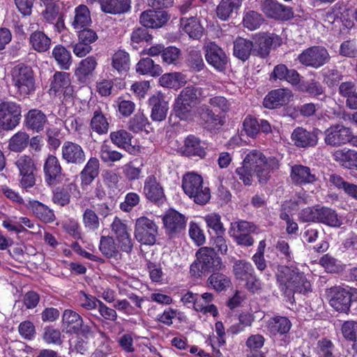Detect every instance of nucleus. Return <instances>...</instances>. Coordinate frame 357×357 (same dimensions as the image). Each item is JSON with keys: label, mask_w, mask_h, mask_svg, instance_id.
Returning <instances> with one entry per match:
<instances>
[{"label": "nucleus", "mask_w": 357, "mask_h": 357, "mask_svg": "<svg viewBox=\"0 0 357 357\" xmlns=\"http://www.w3.org/2000/svg\"><path fill=\"white\" fill-rule=\"evenodd\" d=\"M43 170L45 176L48 178H56L57 177L64 176L59 160L53 155H49L46 158Z\"/></svg>", "instance_id": "obj_40"}, {"label": "nucleus", "mask_w": 357, "mask_h": 357, "mask_svg": "<svg viewBox=\"0 0 357 357\" xmlns=\"http://www.w3.org/2000/svg\"><path fill=\"white\" fill-rule=\"evenodd\" d=\"M277 280L280 290L291 303L294 301V294H306L311 291V284L305 274L295 266H279Z\"/></svg>", "instance_id": "obj_2"}, {"label": "nucleus", "mask_w": 357, "mask_h": 357, "mask_svg": "<svg viewBox=\"0 0 357 357\" xmlns=\"http://www.w3.org/2000/svg\"><path fill=\"white\" fill-rule=\"evenodd\" d=\"M241 3V0H222L216 9L218 17L222 20H227L237 13Z\"/></svg>", "instance_id": "obj_34"}, {"label": "nucleus", "mask_w": 357, "mask_h": 357, "mask_svg": "<svg viewBox=\"0 0 357 357\" xmlns=\"http://www.w3.org/2000/svg\"><path fill=\"white\" fill-rule=\"evenodd\" d=\"M29 43L36 52H47L51 46L52 40L42 31H35L30 35Z\"/></svg>", "instance_id": "obj_30"}, {"label": "nucleus", "mask_w": 357, "mask_h": 357, "mask_svg": "<svg viewBox=\"0 0 357 357\" xmlns=\"http://www.w3.org/2000/svg\"><path fill=\"white\" fill-rule=\"evenodd\" d=\"M318 132L319 130L317 129L309 131L303 127H297L293 130L291 139L297 147H313L318 143Z\"/></svg>", "instance_id": "obj_15"}, {"label": "nucleus", "mask_w": 357, "mask_h": 357, "mask_svg": "<svg viewBox=\"0 0 357 357\" xmlns=\"http://www.w3.org/2000/svg\"><path fill=\"white\" fill-rule=\"evenodd\" d=\"M278 168L279 162L275 158H266L261 151L252 150L243 159L242 166L236 168V173L243 178H262Z\"/></svg>", "instance_id": "obj_1"}, {"label": "nucleus", "mask_w": 357, "mask_h": 357, "mask_svg": "<svg viewBox=\"0 0 357 357\" xmlns=\"http://www.w3.org/2000/svg\"><path fill=\"white\" fill-rule=\"evenodd\" d=\"M169 17L165 10H146L143 12L139 18L141 24L146 28H159L169 20Z\"/></svg>", "instance_id": "obj_19"}, {"label": "nucleus", "mask_w": 357, "mask_h": 357, "mask_svg": "<svg viewBox=\"0 0 357 357\" xmlns=\"http://www.w3.org/2000/svg\"><path fill=\"white\" fill-rule=\"evenodd\" d=\"M343 337L349 341L357 340V322L355 321H344L341 328Z\"/></svg>", "instance_id": "obj_60"}, {"label": "nucleus", "mask_w": 357, "mask_h": 357, "mask_svg": "<svg viewBox=\"0 0 357 357\" xmlns=\"http://www.w3.org/2000/svg\"><path fill=\"white\" fill-rule=\"evenodd\" d=\"M60 8L56 3L45 5V9L42 12L44 20L50 24L54 23L61 15Z\"/></svg>", "instance_id": "obj_63"}, {"label": "nucleus", "mask_w": 357, "mask_h": 357, "mask_svg": "<svg viewBox=\"0 0 357 357\" xmlns=\"http://www.w3.org/2000/svg\"><path fill=\"white\" fill-rule=\"evenodd\" d=\"M291 178H315L318 176L314 169L301 165H295L291 169Z\"/></svg>", "instance_id": "obj_55"}, {"label": "nucleus", "mask_w": 357, "mask_h": 357, "mask_svg": "<svg viewBox=\"0 0 357 357\" xmlns=\"http://www.w3.org/2000/svg\"><path fill=\"white\" fill-rule=\"evenodd\" d=\"M112 142L119 148L123 149L129 153L135 151L132 144V135L126 130L112 132L109 135Z\"/></svg>", "instance_id": "obj_27"}, {"label": "nucleus", "mask_w": 357, "mask_h": 357, "mask_svg": "<svg viewBox=\"0 0 357 357\" xmlns=\"http://www.w3.org/2000/svg\"><path fill=\"white\" fill-rule=\"evenodd\" d=\"M319 206L307 207L301 210L298 214L299 220L303 222H317Z\"/></svg>", "instance_id": "obj_64"}, {"label": "nucleus", "mask_w": 357, "mask_h": 357, "mask_svg": "<svg viewBox=\"0 0 357 357\" xmlns=\"http://www.w3.org/2000/svg\"><path fill=\"white\" fill-rule=\"evenodd\" d=\"M333 158L342 167L357 170V151L352 149H339L333 153Z\"/></svg>", "instance_id": "obj_26"}, {"label": "nucleus", "mask_w": 357, "mask_h": 357, "mask_svg": "<svg viewBox=\"0 0 357 357\" xmlns=\"http://www.w3.org/2000/svg\"><path fill=\"white\" fill-rule=\"evenodd\" d=\"M324 133L325 143L331 146L336 147L348 143L350 128L342 125L336 124L327 128Z\"/></svg>", "instance_id": "obj_13"}, {"label": "nucleus", "mask_w": 357, "mask_h": 357, "mask_svg": "<svg viewBox=\"0 0 357 357\" xmlns=\"http://www.w3.org/2000/svg\"><path fill=\"white\" fill-rule=\"evenodd\" d=\"M291 328V322L287 317L283 316H274L268 323V328L273 335H285L289 333Z\"/></svg>", "instance_id": "obj_29"}, {"label": "nucleus", "mask_w": 357, "mask_h": 357, "mask_svg": "<svg viewBox=\"0 0 357 357\" xmlns=\"http://www.w3.org/2000/svg\"><path fill=\"white\" fill-rule=\"evenodd\" d=\"M96 337L95 344L97 348L94 352L95 357H105L112 351L109 340L106 334L102 331H98Z\"/></svg>", "instance_id": "obj_48"}, {"label": "nucleus", "mask_w": 357, "mask_h": 357, "mask_svg": "<svg viewBox=\"0 0 357 357\" xmlns=\"http://www.w3.org/2000/svg\"><path fill=\"white\" fill-rule=\"evenodd\" d=\"M331 59L329 53L323 46H312L303 50L298 56V61L305 66L319 68Z\"/></svg>", "instance_id": "obj_9"}, {"label": "nucleus", "mask_w": 357, "mask_h": 357, "mask_svg": "<svg viewBox=\"0 0 357 357\" xmlns=\"http://www.w3.org/2000/svg\"><path fill=\"white\" fill-rule=\"evenodd\" d=\"M98 3L103 13L116 15L128 12L131 0H98Z\"/></svg>", "instance_id": "obj_25"}, {"label": "nucleus", "mask_w": 357, "mask_h": 357, "mask_svg": "<svg viewBox=\"0 0 357 357\" xmlns=\"http://www.w3.org/2000/svg\"><path fill=\"white\" fill-rule=\"evenodd\" d=\"M99 160L96 158H91L81 174L84 178H96L99 174Z\"/></svg>", "instance_id": "obj_59"}, {"label": "nucleus", "mask_w": 357, "mask_h": 357, "mask_svg": "<svg viewBox=\"0 0 357 357\" xmlns=\"http://www.w3.org/2000/svg\"><path fill=\"white\" fill-rule=\"evenodd\" d=\"M330 305L338 312H347L351 306L350 296L347 289L335 287L331 289Z\"/></svg>", "instance_id": "obj_20"}, {"label": "nucleus", "mask_w": 357, "mask_h": 357, "mask_svg": "<svg viewBox=\"0 0 357 357\" xmlns=\"http://www.w3.org/2000/svg\"><path fill=\"white\" fill-rule=\"evenodd\" d=\"M99 250L107 257H115L118 250L114 240L111 236H101L99 245Z\"/></svg>", "instance_id": "obj_52"}, {"label": "nucleus", "mask_w": 357, "mask_h": 357, "mask_svg": "<svg viewBox=\"0 0 357 357\" xmlns=\"http://www.w3.org/2000/svg\"><path fill=\"white\" fill-rule=\"evenodd\" d=\"M275 247L277 252H278V255H280L281 259L286 262H290L293 260V253L290 249L289 243L286 241H278Z\"/></svg>", "instance_id": "obj_62"}, {"label": "nucleus", "mask_w": 357, "mask_h": 357, "mask_svg": "<svg viewBox=\"0 0 357 357\" xmlns=\"http://www.w3.org/2000/svg\"><path fill=\"white\" fill-rule=\"evenodd\" d=\"M159 83L166 88H176L186 83V76L178 72L166 73L160 77Z\"/></svg>", "instance_id": "obj_46"}, {"label": "nucleus", "mask_w": 357, "mask_h": 357, "mask_svg": "<svg viewBox=\"0 0 357 357\" xmlns=\"http://www.w3.org/2000/svg\"><path fill=\"white\" fill-rule=\"evenodd\" d=\"M263 12L269 17L288 20L293 17L290 7L284 6L274 0H265L261 4Z\"/></svg>", "instance_id": "obj_16"}, {"label": "nucleus", "mask_w": 357, "mask_h": 357, "mask_svg": "<svg viewBox=\"0 0 357 357\" xmlns=\"http://www.w3.org/2000/svg\"><path fill=\"white\" fill-rule=\"evenodd\" d=\"M333 343L327 338H322L317 343V354L319 357H335Z\"/></svg>", "instance_id": "obj_58"}, {"label": "nucleus", "mask_w": 357, "mask_h": 357, "mask_svg": "<svg viewBox=\"0 0 357 357\" xmlns=\"http://www.w3.org/2000/svg\"><path fill=\"white\" fill-rule=\"evenodd\" d=\"M109 123L101 109L98 107L93 110L90 122L91 129L98 135L106 134L109 130Z\"/></svg>", "instance_id": "obj_36"}, {"label": "nucleus", "mask_w": 357, "mask_h": 357, "mask_svg": "<svg viewBox=\"0 0 357 357\" xmlns=\"http://www.w3.org/2000/svg\"><path fill=\"white\" fill-rule=\"evenodd\" d=\"M62 158L68 163L82 164L85 160V153L82 146L72 142H65L61 147Z\"/></svg>", "instance_id": "obj_21"}, {"label": "nucleus", "mask_w": 357, "mask_h": 357, "mask_svg": "<svg viewBox=\"0 0 357 357\" xmlns=\"http://www.w3.org/2000/svg\"><path fill=\"white\" fill-rule=\"evenodd\" d=\"M181 26L182 30L192 38L198 39L202 36L203 27L194 16L182 17L181 19Z\"/></svg>", "instance_id": "obj_31"}, {"label": "nucleus", "mask_w": 357, "mask_h": 357, "mask_svg": "<svg viewBox=\"0 0 357 357\" xmlns=\"http://www.w3.org/2000/svg\"><path fill=\"white\" fill-rule=\"evenodd\" d=\"M208 282L216 291L219 292L226 290L231 284L230 278L220 271L211 273L208 278Z\"/></svg>", "instance_id": "obj_49"}, {"label": "nucleus", "mask_w": 357, "mask_h": 357, "mask_svg": "<svg viewBox=\"0 0 357 357\" xmlns=\"http://www.w3.org/2000/svg\"><path fill=\"white\" fill-rule=\"evenodd\" d=\"M158 227L154 220L145 216L136 220L135 238L141 244L153 245L155 243Z\"/></svg>", "instance_id": "obj_8"}, {"label": "nucleus", "mask_w": 357, "mask_h": 357, "mask_svg": "<svg viewBox=\"0 0 357 357\" xmlns=\"http://www.w3.org/2000/svg\"><path fill=\"white\" fill-rule=\"evenodd\" d=\"M233 271L236 279L241 281L249 280L255 275V270L252 265L245 260L235 261L233 266Z\"/></svg>", "instance_id": "obj_43"}, {"label": "nucleus", "mask_w": 357, "mask_h": 357, "mask_svg": "<svg viewBox=\"0 0 357 357\" xmlns=\"http://www.w3.org/2000/svg\"><path fill=\"white\" fill-rule=\"evenodd\" d=\"M228 233L239 245L250 247L254 244L255 240L251 236V234L236 233L235 228H229Z\"/></svg>", "instance_id": "obj_61"}, {"label": "nucleus", "mask_w": 357, "mask_h": 357, "mask_svg": "<svg viewBox=\"0 0 357 357\" xmlns=\"http://www.w3.org/2000/svg\"><path fill=\"white\" fill-rule=\"evenodd\" d=\"M72 26L75 29H80L89 26L91 22L90 11L85 5H79L75 8Z\"/></svg>", "instance_id": "obj_38"}, {"label": "nucleus", "mask_w": 357, "mask_h": 357, "mask_svg": "<svg viewBox=\"0 0 357 357\" xmlns=\"http://www.w3.org/2000/svg\"><path fill=\"white\" fill-rule=\"evenodd\" d=\"M43 340L47 344L60 345L62 344L61 333L59 329L49 326L44 328Z\"/></svg>", "instance_id": "obj_54"}, {"label": "nucleus", "mask_w": 357, "mask_h": 357, "mask_svg": "<svg viewBox=\"0 0 357 357\" xmlns=\"http://www.w3.org/2000/svg\"><path fill=\"white\" fill-rule=\"evenodd\" d=\"M29 136L25 132H17L8 142V149L11 151L19 153L25 149L29 144Z\"/></svg>", "instance_id": "obj_50"}, {"label": "nucleus", "mask_w": 357, "mask_h": 357, "mask_svg": "<svg viewBox=\"0 0 357 357\" xmlns=\"http://www.w3.org/2000/svg\"><path fill=\"white\" fill-rule=\"evenodd\" d=\"M182 155L203 158L206 155L204 148L201 145L200 139L195 135H188L184 140V144L180 149Z\"/></svg>", "instance_id": "obj_23"}, {"label": "nucleus", "mask_w": 357, "mask_h": 357, "mask_svg": "<svg viewBox=\"0 0 357 357\" xmlns=\"http://www.w3.org/2000/svg\"><path fill=\"white\" fill-rule=\"evenodd\" d=\"M112 66L119 74L126 73L130 68V56L124 50H119L112 56Z\"/></svg>", "instance_id": "obj_41"}, {"label": "nucleus", "mask_w": 357, "mask_h": 357, "mask_svg": "<svg viewBox=\"0 0 357 357\" xmlns=\"http://www.w3.org/2000/svg\"><path fill=\"white\" fill-rule=\"evenodd\" d=\"M208 228L213 229L215 234H224L225 229L221 222V216L218 213H211L204 217Z\"/></svg>", "instance_id": "obj_57"}, {"label": "nucleus", "mask_w": 357, "mask_h": 357, "mask_svg": "<svg viewBox=\"0 0 357 357\" xmlns=\"http://www.w3.org/2000/svg\"><path fill=\"white\" fill-rule=\"evenodd\" d=\"M281 43V38L277 35L264 34L257 38L253 54L261 58H266L269 54L271 47L275 48L280 46Z\"/></svg>", "instance_id": "obj_18"}, {"label": "nucleus", "mask_w": 357, "mask_h": 357, "mask_svg": "<svg viewBox=\"0 0 357 357\" xmlns=\"http://www.w3.org/2000/svg\"><path fill=\"white\" fill-rule=\"evenodd\" d=\"M292 97L291 91L287 89H278L270 91L264 100V106L275 109L285 105Z\"/></svg>", "instance_id": "obj_22"}, {"label": "nucleus", "mask_w": 357, "mask_h": 357, "mask_svg": "<svg viewBox=\"0 0 357 357\" xmlns=\"http://www.w3.org/2000/svg\"><path fill=\"white\" fill-rule=\"evenodd\" d=\"M28 207L31 209L38 219L44 222H52L55 220L54 211L38 201H29Z\"/></svg>", "instance_id": "obj_33"}, {"label": "nucleus", "mask_w": 357, "mask_h": 357, "mask_svg": "<svg viewBox=\"0 0 357 357\" xmlns=\"http://www.w3.org/2000/svg\"><path fill=\"white\" fill-rule=\"evenodd\" d=\"M22 109L13 101L0 100V130H12L20 123Z\"/></svg>", "instance_id": "obj_7"}, {"label": "nucleus", "mask_w": 357, "mask_h": 357, "mask_svg": "<svg viewBox=\"0 0 357 357\" xmlns=\"http://www.w3.org/2000/svg\"><path fill=\"white\" fill-rule=\"evenodd\" d=\"M123 157V155L121 153L114 150L107 141H104L101 144L100 149V158L102 162L112 164L115 162L119 161Z\"/></svg>", "instance_id": "obj_47"}, {"label": "nucleus", "mask_w": 357, "mask_h": 357, "mask_svg": "<svg viewBox=\"0 0 357 357\" xmlns=\"http://www.w3.org/2000/svg\"><path fill=\"white\" fill-rule=\"evenodd\" d=\"M200 124L210 132H214L220 129L225 123V118L215 112L208 105H202L198 109Z\"/></svg>", "instance_id": "obj_12"}, {"label": "nucleus", "mask_w": 357, "mask_h": 357, "mask_svg": "<svg viewBox=\"0 0 357 357\" xmlns=\"http://www.w3.org/2000/svg\"><path fill=\"white\" fill-rule=\"evenodd\" d=\"M47 121L46 115L38 109H31L25 118L26 127L36 132L43 130Z\"/></svg>", "instance_id": "obj_28"}, {"label": "nucleus", "mask_w": 357, "mask_h": 357, "mask_svg": "<svg viewBox=\"0 0 357 357\" xmlns=\"http://www.w3.org/2000/svg\"><path fill=\"white\" fill-rule=\"evenodd\" d=\"M205 58L209 65L218 71L226 68L228 58L225 52L215 43H209L205 46Z\"/></svg>", "instance_id": "obj_14"}, {"label": "nucleus", "mask_w": 357, "mask_h": 357, "mask_svg": "<svg viewBox=\"0 0 357 357\" xmlns=\"http://www.w3.org/2000/svg\"><path fill=\"white\" fill-rule=\"evenodd\" d=\"M149 125V120L142 113H137L131 118L128 123V128L134 132H138L146 130V126Z\"/></svg>", "instance_id": "obj_56"}, {"label": "nucleus", "mask_w": 357, "mask_h": 357, "mask_svg": "<svg viewBox=\"0 0 357 357\" xmlns=\"http://www.w3.org/2000/svg\"><path fill=\"white\" fill-rule=\"evenodd\" d=\"M182 188L190 198L194 199L196 204H206L211 198L210 190L208 186L203 185V180H182Z\"/></svg>", "instance_id": "obj_11"}, {"label": "nucleus", "mask_w": 357, "mask_h": 357, "mask_svg": "<svg viewBox=\"0 0 357 357\" xmlns=\"http://www.w3.org/2000/svg\"><path fill=\"white\" fill-rule=\"evenodd\" d=\"M197 259L190 268V273L194 277L199 278L221 271L225 266L222 259L211 247H202L196 253Z\"/></svg>", "instance_id": "obj_4"}, {"label": "nucleus", "mask_w": 357, "mask_h": 357, "mask_svg": "<svg viewBox=\"0 0 357 357\" xmlns=\"http://www.w3.org/2000/svg\"><path fill=\"white\" fill-rule=\"evenodd\" d=\"M149 105L151 107V118L154 121H162L165 119L169 109L168 102L161 92H157L149 99Z\"/></svg>", "instance_id": "obj_17"}, {"label": "nucleus", "mask_w": 357, "mask_h": 357, "mask_svg": "<svg viewBox=\"0 0 357 357\" xmlns=\"http://www.w3.org/2000/svg\"><path fill=\"white\" fill-rule=\"evenodd\" d=\"M82 320V317L77 312L70 309H66L62 314V326L66 329V333L79 334V328H80Z\"/></svg>", "instance_id": "obj_24"}, {"label": "nucleus", "mask_w": 357, "mask_h": 357, "mask_svg": "<svg viewBox=\"0 0 357 357\" xmlns=\"http://www.w3.org/2000/svg\"><path fill=\"white\" fill-rule=\"evenodd\" d=\"M165 233L171 239L179 236L186 227L185 217L174 209L166 212L162 218Z\"/></svg>", "instance_id": "obj_10"}, {"label": "nucleus", "mask_w": 357, "mask_h": 357, "mask_svg": "<svg viewBox=\"0 0 357 357\" xmlns=\"http://www.w3.org/2000/svg\"><path fill=\"white\" fill-rule=\"evenodd\" d=\"M188 66L195 72H200L204 68V62L202 52L197 48H191L188 50L186 59Z\"/></svg>", "instance_id": "obj_51"}, {"label": "nucleus", "mask_w": 357, "mask_h": 357, "mask_svg": "<svg viewBox=\"0 0 357 357\" xmlns=\"http://www.w3.org/2000/svg\"><path fill=\"white\" fill-rule=\"evenodd\" d=\"M136 70L142 75L151 76H158L162 73L161 67L158 64H155L154 61L149 57L140 59L137 64Z\"/></svg>", "instance_id": "obj_45"}, {"label": "nucleus", "mask_w": 357, "mask_h": 357, "mask_svg": "<svg viewBox=\"0 0 357 357\" xmlns=\"http://www.w3.org/2000/svg\"><path fill=\"white\" fill-rule=\"evenodd\" d=\"M317 222L322 223L332 227H340L342 224L340 218L335 210L328 207L320 206Z\"/></svg>", "instance_id": "obj_35"}, {"label": "nucleus", "mask_w": 357, "mask_h": 357, "mask_svg": "<svg viewBox=\"0 0 357 357\" xmlns=\"http://www.w3.org/2000/svg\"><path fill=\"white\" fill-rule=\"evenodd\" d=\"M10 75L12 84L20 95L29 96L35 91V77L31 66L19 63L12 68Z\"/></svg>", "instance_id": "obj_5"}, {"label": "nucleus", "mask_w": 357, "mask_h": 357, "mask_svg": "<svg viewBox=\"0 0 357 357\" xmlns=\"http://www.w3.org/2000/svg\"><path fill=\"white\" fill-rule=\"evenodd\" d=\"M252 49L253 43L249 40L238 37L234 41V55L243 61L249 59Z\"/></svg>", "instance_id": "obj_37"}, {"label": "nucleus", "mask_w": 357, "mask_h": 357, "mask_svg": "<svg viewBox=\"0 0 357 357\" xmlns=\"http://www.w3.org/2000/svg\"><path fill=\"white\" fill-rule=\"evenodd\" d=\"M204 89L195 86L183 88L175 100L174 110L181 120L193 119V108L203 99Z\"/></svg>", "instance_id": "obj_3"}, {"label": "nucleus", "mask_w": 357, "mask_h": 357, "mask_svg": "<svg viewBox=\"0 0 357 357\" xmlns=\"http://www.w3.org/2000/svg\"><path fill=\"white\" fill-rule=\"evenodd\" d=\"M50 91L58 96L63 104H73L75 93L74 86L71 84L70 74L56 72L51 79Z\"/></svg>", "instance_id": "obj_6"}, {"label": "nucleus", "mask_w": 357, "mask_h": 357, "mask_svg": "<svg viewBox=\"0 0 357 357\" xmlns=\"http://www.w3.org/2000/svg\"><path fill=\"white\" fill-rule=\"evenodd\" d=\"M144 192L146 197L153 202L160 201L165 196L161 185L156 180L146 181L144 183Z\"/></svg>", "instance_id": "obj_42"}, {"label": "nucleus", "mask_w": 357, "mask_h": 357, "mask_svg": "<svg viewBox=\"0 0 357 357\" xmlns=\"http://www.w3.org/2000/svg\"><path fill=\"white\" fill-rule=\"evenodd\" d=\"M262 22L263 18L261 15L254 10L246 12L243 20L244 26L251 31L258 29Z\"/></svg>", "instance_id": "obj_53"}, {"label": "nucleus", "mask_w": 357, "mask_h": 357, "mask_svg": "<svg viewBox=\"0 0 357 357\" xmlns=\"http://www.w3.org/2000/svg\"><path fill=\"white\" fill-rule=\"evenodd\" d=\"M56 63L63 70H68L72 63L70 52L63 45H56L52 52Z\"/></svg>", "instance_id": "obj_39"}, {"label": "nucleus", "mask_w": 357, "mask_h": 357, "mask_svg": "<svg viewBox=\"0 0 357 357\" xmlns=\"http://www.w3.org/2000/svg\"><path fill=\"white\" fill-rule=\"evenodd\" d=\"M97 59L93 56L82 59L75 70V75L79 80H84L91 75L97 66Z\"/></svg>", "instance_id": "obj_44"}, {"label": "nucleus", "mask_w": 357, "mask_h": 357, "mask_svg": "<svg viewBox=\"0 0 357 357\" xmlns=\"http://www.w3.org/2000/svg\"><path fill=\"white\" fill-rule=\"evenodd\" d=\"M15 165L22 176L28 178H34L36 176L37 169L33 159L29 155H20L17 159Z\"/></svg>", "instance_id": "obj_32"}]
</instances>
